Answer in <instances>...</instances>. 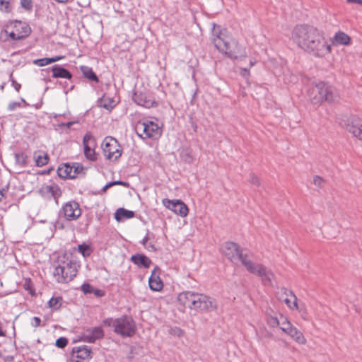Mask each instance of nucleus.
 Returning <instances> with one entry per match:
<instances>
[{
  "instance_id": "23",
  "label": "nucleus",
  "mask_w": 362,
  "mask_h": 362,
  "mask_svg": "<svg viewBox=\"0 0 362 362\" xmlns=\"http://www.w3.org/2000/svg\"><path fill=\"white\" fill-rule=\"evenodd\" d=\"M40 194L47 197H54L56 201L62 195V191L57 185H45L40 189Z\"/></svg>"
},
{
  "instance_id": "44",
  "label": "nucleus",
  "mask_w": 362,
  "mask_h": 362,
  "mask_svg": "<svg viewBox=\"0 0 362 362\" xmlns=\"http://www.w3.org/2000/svg\"><path fill=\"white\" fill-rule=\"evenodd\" d=\"M21 106V103H18V102H12L11 103H9L8 106V109L10 110V111H13L14 110H16L17 107H19Z\"/></svg>"
},
{
  "instance_id": "8",
  "label": "nucleus",
  "mask_w": 362,
  "mask_h": 362,
  "mask_svg": "<svg viewBox=\"0 0 362 362\" xmlns=\"http://www.w3.org/2000/svg\"><path fill=\"white\" fill-rule=\"evenodd\" d=\"M101 148L105 158L109 160L115 161L122 154V148L118 141L110 136H106L102 144Z\"/></svg>"
},
{
  "instance_id": "16",
  "label": "nucleus",
  "mask_w": 362,
  "mask_h": 362,
  "mask_svg": "<svg viewBox=\"0 0 362 362\" xmlns=\"http://www.w3.org/2000/svg\"><path fill=\"white\" fill-rule=\"evenodd\" d=\"M277 298L284 303L291 310H300L296 296L289 290L281 288L276 293Z\"/></svg>"
},
{
  "instance_id": "9",
  "label": "nucleus",
  "mask_w": 362,
  "mask_h": 362,
  "mask_svg": "<svg viewBox=\"0 0 362 362\" xmlns=\"http://www.w3.org/2000/svg\"><path fill=\"white\" fill-rule=\"evenodd\" d=\"M138 135L144 139H158L161 134L158 124L151 120L139 121L135 126Z\"/></svg>"
},
{
  "instance_id": "31",
  "label": "nucleus",
  "mask_w": 362,
  "mask_h": 362,
  "mask_svg": "<svg viewBox=\"0 0 362 362\" xmlns=\"http://www.w3.org/2000/svg\"><path fill=\"white\" fill-rule=\"evenodd\" d=\"M100 103L101 106L108 110H112L117 105V103L114 99L107 96H103L101 98Z\"/></svg>"
},
{
  "instance_id": "30",
  "label": "nucleus",
  "mask_w": 362,
  "mask_h": 362,
  "mask_svg": "<svg viewBox=\"0 0 362 362\" xmlns=\"http://www.w3.org/2000/svg\"><path fill=\"white\" fill-rule=\"evenodd\" d=\"M63 299L61 296L52 297L47 303L48 307L52 310L56 311L60 309L62 305Z\"/></svg>"
},
{
  "instance_id": "12",
  "label": "nucleus",
  "mask_w": 362,
  "mask_h": 362,
  "mask_svg": "<svg viewBox=\"0 0 362 362\" xmlns=\"http://www.w3.org/2000/svg\"><path fill=\"white\" fill-rule=\"evenodd\" d=\"M162 204L166 209L182 218L187 217L189 211L188 206L180 199H163Z\"/></svg>"
},
{
  "instance_id": "20",
  "label": "nucleus",
  "mask_w": 362,
  "mask_h": 362,
  "mask_svg": "<svg viewBox=\"0 0 362 362\" xmlns=\"http://www.w3.org/2000/svg\"><path fill=\"white\" fill-rule=\"evenodd\" d=\"M160 269L158 267H155L152 271L151 276L148 279V285L150 288L153 291H161L163 288L164 284L160 277Z\"/></svg>"
},
{
  "instance_id": "25",
  "label": "nucleus",
  "mask_w": 362,
  "mask_h": 362,
  "mask_svg": "<svg viewBox=\"0 0 362 362\" xmlns=\"http://www.w3.org/2000/svg\"><path fill=\"white\" fill-rule=\"evenodd\" d=\"M52 76L54 78H62L71 79L72 77L71 74L66 69L59 66H54L52 68Z\"/></svg>"
},
{
  "instance_id": "51",
  "label": "nucleus",
  "mask_w": 362,
  "mask_h": 362,
  "mask_svg": "<svg viewBox=\"0 0 362 362\" xmlns=\"http://www.w3.org/2000/svg\"><path fill=\"white\" fill-rule=\"evenodd\" d=\"M255 64L254 62H250V66H252Z\"/></svg>"
},
{
  "instance_id": "10",
  "label": "nucleus",
  "mask_w": 362,
  "mask_h": 362,
  "mask_svg": "<svg viewBox=\"0 0 362 362\" xmlns=\"http://www.w3.org/2000/svg\"><path fill=\"white\" fill-rule=\"evenodd\" d=\"M281 329L296 343L300 345H305L307 339L304 334L295 327L287 317L281 316Z\"/></svg>"
},
{
  "instance_id": "1",
  "label": "nucleus",
  "mask_w": 362,
  "mask_h": 362,
  "mask_svg": "<svg viewBox=\"0 0 362 362\" xmlns=\"http://www.w3.org/2000/svg\"><path fill=\"white\" fill-rule=\"evenodd\" d=\"M290 38L304 52L319 59L329 55L333 45L349 46L351 43V37L343 31L335 33L330 43L322 30L305 23L295 25Z\"/></svg>"
},
{
  "instance_id": "35",
  "label": "nucleus",
  "mask_w": 362,
  "mask_h": 362,
  "mask_svg": "<svg viewBox=\"0 0 362 362\" xmlns=\"http://www.w3.org/2000/svg\"><path fill=\"white\" fill-rule=\"evenodd\" d=\"M16 163L21 166H25L27 163L28 157L23 153H20L16 156Z\"/></svg>"
},
{
  "instance_id": "32",
  "label": "nucleus",
  "mask_w": 362,
  "mask_h": 362,
  "mask_svg": "<svg viewBox=\"0 0 362 362\" xmlns=\"http://www.w3.org/2000/svg\"><path fill=\"white\" fill-rule=\"evenodd\" d=\"M74 251H78L80 252L84 257H88L90 255L92 252V250L88 245L85 243L79 245L77 248L74 249Z\"/></svg>"
},
{
  "instance_id": "21",
  "label": "nucleus",
  "mask_w": 362,
  "mask_h": 362,
  "mask_svg": "<svg viewBox=\"0 0 362 362\" xmlns=\"http://www.w3.org/2000/svg\"><path fill=\"white\" fill-rule=\"evenodd\" d=\"M104 336L103 330L101 327H97L87 329L83 333L82 339L83 341L93 343L97 339H102Z\"/></svg>"
},
{
  "instance_id": "7",
  "label": "nucleus",
  "mask_w": 362,
  "mask_h": 362,
  "mask_svg": "<svg viewBox=\"0 0 362 362\" xmlns=\"http://www.w3.org/2000/svg\"><path fill=\"white\" fill-rule=\"evenodd\" d=\"M103 325L112 327L115 334L124 338L132 337L137 330L135 321L126 315L117 318H107L103 321Z\"/></svg>"
},
{
  "instance_id": "45",
  "label": "nucleus",
  "mask_w": 362,
  "mask_h": 362,
  "mask_svg": "<svg viewBox=\"0 0 362 362\" xmlns=\"http://www.w3.org/2000/svg\"><path fill=\"white\" fill-rule=\"evenodd\" d=\"M240 74L245 78H249L250 75V70L246 68H242L240 70Z\"/></svg>"
},
{
  "instance_id": "43",
  "label": "nucleus",
  "mask_w": 362,
  "mask_h": 362,
  "mask_svg": "<svg viewBox=\"0 0 362 362\" xmlns=\"http://www.w3.org/2000/svg\"><path fill=\"white\" fill-rule=\"evenodd\" d=\"M30 324L33 327H38L41 325V319L38 317H33Z\"/></svg>"
},
{
  "instance_id": "17",
  "label": "nucleus",
  "mask_w": 362,
  "mask_h": 362,
  "mask_svg": "<svg viewBox=\"0 0 362 362\" xmlns=\"http://www.w3.org/2000/svg\"><path fill=\"white\" fill-rule=\"evenodd\" d=\"M199 293L184 291L178 294L177 300L180 305L190 310H195Z\"/></svg>"
},
{
  "instance_id": "5",
  "label": "nucleus",
  "mask_w": 362,
  "mask_h": 362,
  "mask_svg": "<svg viewBox=\"0 0 362 362\" xmlns=\"http://www.w3.org/2000/svg\"><path fill=\"white\" fill-rule=\"evenodd\" d=\"M31 33L32 29L26 22L9 20L0 30V40L3 42H19L28 37Z\"/></svg>"
},
{
  "instance_id": "42",
  "label": "nucleus",
  "mask_w": 362,
  "mask_h": 362,
  "mask_svg": "<svg viewBox=\"0 0 362 362\" xmlns=\"http://www.w3.org/2000/svg\"><path fill=\"white\" fill-rule=\"evenodd\" d=\"M93 288H94L88 284H84L81 286V290L84 293H92Z\"/></svg>"
},
{
  "instance_id": "47",
  "label": "nucleus",
  "mask_w": 362,
  "mask_h": 362,
  "mask_svg": "<svg viewBox=\"0 0 362 362\" xmlns=\"http://www.w3.org/2000/svg\"><path fill=\"white\" fill-rule=\"evenodd\" d=\"M347 3H354L362 6V0H346Z\"/></svg>"
},
{
  "instance_id": "6",
  "label": "nucleus",
  "mask_w": 362,
  "mask_h": 362,
  "mask_svg": "<svg viewBox=\"0 0 362 362\" xmlns=\"http://www.w3.org/2000/svg\"><path fill=\"white\" fill-rule=\"evenodd\" d=\"M308 97L315 105H322L325 102L332 103L338 100L332 86L324 81L313 84L308 90Z\"/></svg>"
},
{
  "instance_id": "24",
  "label": "nucleus",
  "mask_w": 362,
  "mask_h": 362,
  "mask_svg": "<svg viewBox=\"0 0 362 362\" xmlns=\"http://www.w3.org/2000/svg\"><path fill=\"white\" fill-rule=\"evenodd\" d=\"M131 260L139 267L148 268L151 264V260L144 255H132Z\"/></svg>"
},
{
  "instance_id": "28",
  "label": "nucleus",
  "mask_w": 362,
  "mask_h": 362,
  "mask_svg": "<svg viewBox=\"0 0 362 362\" xmlns=\"http://www.w3.org/2000/svg\"><path fill=\"white\" fill-rule=\"evenodd\" d=\"M64 58V56H56L51 58H42L38 59L33 61V64L38 66H45L49 64L57 62L59 60H62Z\"/></svg>"
},
{
  "instance_id": "48",
  "label": "nucleus",
  "mask_w": 362,
  "mask_h": 362,
  "mask_svg": "<svg viewBox=\"0 0 362 362\" xmlns=\"http://www.w3.org/2000/svg\"><path fill=\"white\" fill-rule=\"evenodd\" d=\"M6 331L3 329L2 325L0 324V337H6Z\"/></svg>"
},
{
  "instance_id": "29",
  "label": "nucleus",
  "mask_w": 362,
  "mask_h": 362,
  "mask_svg": "<svg viewBox=\"0 0 362 362\" xmlns=\"http://www.w3.org/2000/svg\"><path fill=\"white\" fill-rule=\"evenodd\" d=\"M80 70L81 71L84 77H86V78L90 81L98 82V78L95 74V72L93 71L92 68L87 66H81Z\"/></svg>"
},
{
  "instance_id": "46",
  "label": "nucleus",
  "mask_w": 362,
  "mask_h": 362,
  "mask_svg": "<svg viewBox=\"0 0 362 362\" xmlns=\"http://www.w3.org/2000/svg\"><path fill=\"white\" fill-rule=\"evenodd\" d=\"M97 297H102L105 295V292L100 289L93 288V293Z\"/></svg>"
},
{
  "instance_id": "49",
  "label": "nucleus",
  "mask_w": 362,
  "mask_h": 362,
  "mask_svg": "<svg viewBox=\"0 0 362 362\" xmlns=\"http://www.w3.org/2000/svg\"><path fill=\"white\" fill-rule=\"evenodd\" d=\"M55 1H57L59 3L65 4L68 2L69 0H54Z\"/></svg>"
},
{
  "instance_id": "39",
  "label": "nucleus",
  "mask_w": 362,
  "mask_h": 362,
  "mask_svg": "<svg viewBox=\"0 0 362 362\" xmlns=\"http://www.w3.org/2000/svg\"><path fill=\"white\" fill-rule=\"evenodd\" d=\"M68 344V340L65 337H60L56 341V346L59 348H64Z\"/></svg>"
},
{
  "instance_id": "14",
  "label": "nucleus",
  "mask_w": 362,
  "mask_h": 362,
  "mask_svg": "<svg viewBox=\"0 0 362 362\" xmlns=\"http://www.w3.org/2000/svg\"><path fill=\"white\" fill-rule=\"evenodd\" d=\"M97 143L93 135L88 132L86 133L83 139V147L85 157L90 161L97 160L98 155L95 152Z\"/></svg>"
},
{
  "instance_id": "13",
  "label": "nucleus",
  "mask_w": 362,
  "mask_h": 362,
  "mask_svg": "<svg viewBox=\"0 0 362 362\" xmlns=\"http://www.w3.org/2000/svg\"><path fill=\"white\" fill-rule=\"evenodd\" d=\"M61 214L66 220L75 221L81 216V209L78 202L69 201L62 206Z\"/></svg>"
},
{
  "instance_id": "4",
  "label": "nucleus",
  "mask_w": 362,
  "mask_h": 362,
  "mask_svg": "<svg viewBox=\"0 0 362 362\" xmlns=\"http://www.w3.org/2000/svg\"><path fill=\"white\" fill-rule=\"evenodd\" d=\"M80 267V261L73 253L66 252L59 257L58 264L54 268L53 275L58 283L67 284L77 276Z\"/></svg>"
},
{
  "instance_id": "18",
  "label": "nucleus",
  "mask_w": 362,
  "mask_h": 362,
  "mask_svg": "<svg viewBox=\"0 0 362 362\" xmlns=\"http://www.w3.org/2000/svg\"><path fill=\"white\" fill-rule=\"evenodd\" d=\"M91 349L87 346H79L72 349L71 359L73 362H86L91 358Z\"/></svg>"
},
{
  "instance_id": "11",
  "label": "nucleus",
  "mask_w": 362,
  "mask_h": 362,
  "mask_svg": "<svg viewBox=\"0 0 362 362\" xmlns=\"http://www.w3.org/2000/svg\"><path fill=\"white\" fill-rule=\"evenodd\" d=\"M58 175L64 179H74L79 175L84 174V168L79 163L72 165L64 163L57 169Z\"/></svg>"
},
{
  "instance_id": "38",
  "label": "nucleus",
  "mask_w": 362,
  "mask_h": 362,
  "mask_svg": "<svg viewBox=\"0 0 362 362\" xmlns=\"http://www.w3.org/2000/svg\"><path fill=\"white\" fill-rule=\"evenodd\" d=\"M313 184L316 187L321 188L325 185V180L322 177L316 175L313 177Z\"/></svg>"
},
{
  "instance_id": "27",
  "label": "nucleus",
  "mask_w": 362,
  "mask_h": 362,
  "mask_svg": "<svg viewBox=\"0 0 362 362\" xmlns=\"http://www.w3.org/2000/svg\"><path fill=\"white\" fill-rule=\"evenodd\" d=\"M34 159L36 165L40 167L47 165L49 161L48 155L45 152L41 151H35L34 153Z\"/></svg>"
},
{
  "instance_id": "41",
  "label": "nucleus",
  "mask_w": 362,
  "mask_h": 362,
  "mask_svg": "<svg viewBox=\"0 0 362 362\" xmlns=\"http://www.w3.org/2000/svg\"><path fill=\"white\" fill-rule=\"evenodd\" d=\"M122 185V186H124V187H127L129 185L128 183L125 182H122V181H115V182H110L108 184H107L105 187H104V189L103 190L104 191H106L107 188L113 186V185Z\"/></svg>"
},
{
  "instance_id": "2",
  "label": "nucleus",
  "mask_w": 362,
  "mask_h": 362,
  "mask_svg": "<svg viewBox=\"0 0 362 362\" xmlns=\"http://www.w3.org/2000/svg\"><path fill=\"white\" fill-rule=\"evenodd\" d=\"M222 253L231 262L236 263L241 262L246 269L255 275L264 279H269L272 273L265 267L260 264H256L251 261L247 255L243 253L239 245L233 242L226 243L221 247Z\"/></svg>"
},
{
  "instance_id": "26",
  "label": "nucleus",
  "mask_w": 362,
  "mask_h": 362,
  "mask_svg": "<svg viewBox=\"0 0 362 362\" xmlns=\"http://www.w3.org/2000/svg\"><path fill=\"white\" fill-rule=\"evenodd\" d=\"M134 216V211L125 209L124 208L118 209L115 214V218L118 222L132 218Z\"/></svg>"
},
{
  "instance_id": "15",
  "label": "nucleus",
  "mask_w": 362,
  "mask_h": 362,
  "mask_svg": "<svg viewBox=\"0 0 362 362\" xmlns=\"http://www.w3.org/2000/svg\"><path fill=\"white\" fill-rule=\"evenodd\" d=\"M346 130L350 133L352 136L362 144V118L358 117H352L348 119L345 126Z\"/></svg>"
},
{
  "instance_id": "36",
  "label": "nucleus",
  "mask_w": 362,
  "mask_h": 362,
  "mask_svg": "<svg viewBox=\"0 0 362 362\" xmlns=\"http://www.w3.org/2000/svg\"><path fill=\"white\" fill-rule=\"evenodd\" d=\"M20 4L21 7L25 11H30L33 8V1L32 0H21Z\"/></svg>"
},
{
  "instance_id": "50",
  "label": "nucleus",
  "mask_w": 362,
  "mask_h": 362,
  "mask_svg": "<svg viewBox=\"0 0 362 362\" xmlns=\"http://www.w3.org/2000/svg\"><path fill=\"white\" fill-rule=\"evenodd\" d=\"M4 193L2 191L0 190V201L2 199V198L4 197Z\"/></svg>"
},
{
  "instance_id": "22",
  "label": "nucleus",
  "mask_w": 362,
  "mask_h": 362,
  "mask_svg": "<svg viewBox=\"0 0 362 362\" xmlns=\"http://www.w3.org/2000/svg\"><path fill=\"white\" fill-rule=\"evenodd\" d=\"M135 102L141 106L149 108L153 107L156 102L151 95L147 93H136L134 95Z\"/></svg>"
},
{
  "instance_id": "33",
  "label": "nucleus",
  "mask_w": 362,
  "mask_h": 362,
  "mask_svg": "<svg viewBox=\"0 0 362 362\" xmlns=\"http://www.w3.org/2000/svg\"><path fill=\"white\" fill-rule=\"evenodd\" d=\"M11 0H0V10L4 13H10L12 11Z\"/></svg>"
},
{
  "instance_id": "19",
  "label": "nucleus",
  "mask_w": 362,
  "mask_h": 362,
  "mask_svg": "<svg viewBox=\"0 0 362 362\" xmlns=\"http://www.w3.org/2000/svg\"><path fill=\"white\" fill-rule=\"evenodd\" d=\"M216 308V303L211 298L202 293L198 294L196 310L213 311Z\"/></svg>"
},
{
  "instance_id": "3",
  "label": "nucleus",
  "mask_w": 362,
  "mask_h": 362,
  "mask_svg": "<svg viewBox=\"0 0 362 362\" xmlns=\"http://www.w3.org/2000/svg\"><path fill=\"white\" fill-rule=\"evenodd\" d=\"M212 42L219 52L228 58L235 59L245 54L244 49L226 28H214Z\"/></svg>"
},
{
  "instance_id": "52",
  "label": "nucleus",
  "mask_w": 362,
  "mask_h": 362,
  "mask_svg": "<svg viewBox=\"0 0 362 362\" xmlns=\"http://www.w3.org/2000/svg\"><path fill=\"white\" fill-rule=\"evenodd\" d=\"M146 239H147V238L144 239V244H145V242L146 241Z\"/></svg>"
},
{
  "instance_id": "37",
  "label": "nucleus",
  "mask_w": 362,
  "mask_h": 362,
  "mask_svg": "<svg viewBox=\"0 0 362 362\" xmlns=\"http://www.w3.org/2000/svg\"><path fill=\"white\" fill-rule=\"evenodd\" d=\"M267 323L270 327H276L279 325L281 327V322H280L277 317L271 316L267 319Z\"/></svg>"
},
{
  "instance_id": "34",
  "label": "nucleus",
  "mask_w": 362,
  "mask_h": 362,
  "mask_svg": "<svg viewBox=\"0 0 362 362\" xmlns=\"http://www.w3.org/2000/svg\"><path fill=\"white\" fill-rule=\"evenodd\" d=\"M23 288L25 290L28 291L30 295L35 296V288H33V282L30 278H25L24 279Z\"/></svg>"
},
{
  "instance_id": "40",
  "label": "nucleus",
  "mask_w": 362,
  "mask_h": 362,
  "mask_svg": "<svg viewBox=\"0 0 362 362\" xmlns=\"http://www.w3.org/2000/svg\"><path fill=\"white\" fill-rule=\"evenodd\" d=\"M250 183H252V185H255L256 186L260 185V183H261V180H260L259 177L255 174H251L250 175Z\"/></svg>"
}]
</instances>
